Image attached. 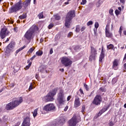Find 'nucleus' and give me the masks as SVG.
Instances as JSON below:
<instances>
[{
    "label": "nucleus",
    "mask_w": 126,
    "mask_h": 126,
    "mask_svg": "<svg viewBox=\"0 0 126 126\" xmlns=\"http://www.w3.org/2000/svg\"><path fill=\"white\" fill-rule=\"evenodd\" d=\"M85 109H86L85 105H83L82 107V110H81L82 113H84V112H85Z\"/></svg>",
    "instance_id": "37998d69"
},
{
    "label": "nucleus",
    "mask_w": 126,
    "mask_h": 126,
    "mask_svg": "<svg viewBox=\"0 0 126 126\" xmlns=\"http://www.w3.org/2000/svg\"><path fill=\"white\" fill-rule=\"evenodd\" d=\"M99 90L101 92H106V88L103 87L100 88Z\"/></svg>",
    "instance_id": "ea45409f"
},
{
    "label": "nucleus",
    "mask_w": 126,
    "mask_h": 126,
    "mask_svg": "<svg viewBox=\"0 0 126 126\" xmlns=\"http://www.w3.org/2000/svg\"><path fill=\"white\" fill-rule=\"evenodd\" d=\"M72 34V32H70L69 33H68L67 34V37L68 38H70L71 37V34Z\"/></svg>",
    "instance_id": "5fc2aeb1"
},
{
    "label": "nucleus",
    "mask_w": 126,
    "mask_h": 126,
    "mask_svg": "<svg viewBox=\"0 0 126 126\" xmlns=\"http://www.w3.org/2000/svg\"><path fill=\"white\" fill-rule=\"evenodd\" d=\"M111 24V21H109L107 22L106 28H105V31H110V24Z\"/></svg>",
    "instance_id": "aec40b11"
},
{
    "label": "nucleus",
    "mask_w": 126,
    "mask_h": 126,
    "mask_svg": "<svg viewBox=\"0 0 126 126\" xmlns=\"http://www.w3.org/2000/svg\"><path fill=\"white\" fill-rule=\"evenodd\" d=\"M68 109V106H66V107H65V108L64 109V112H66L67 111Z\"/></svg>",
    "instance_id": "052dcab7"
},
{
    "label": "nucleus",
    "mask_w": 126,
    "mask_h": 126,
    "mask_svg": "<svg viewBox=\"0 0 126 126\" xmlns=\"http://www.w3.org/2000/svg\"><path fill=\"white\" fill-rule=\"evenodd\" d=\"M122 31H123V26H121L119 31L120 35H122Z\"/></svg>",
    "instance_id": "49530a36"
},
{
    "label": "nucleus",
    "mask_w": 126,
    "mask_h": 126,
    "mask_svg": "<svg viewBox=\"0 0 126 126\" xmlns=\"http://www.w3.org/2000/svg\"><path fill=\"white\" fill-rule=\"evenodd\" d=\"M75 17V11L74 10H70L66 14L64 25L66 28H69L71 21Z\"/></svg>",
    "instance_id": "7ed1b4c3"
},
{
    "label": "nucleus",
    "mask_w": 126,
    "mask_h": 126,
    "mask_svg": "<svg viewBox=\"0 0 126 126\" xmlns=\"http://www.w3.org/2000/svg\"><path fill=\"white\" fill-rule=\"evenodd\" d=\"M32 89H33V85L32 84V83H31L30 87L29 88V90H32Z\"/></svg>",
    "instance_id": "de8ad7c7"
},
{
    "label": "nucleus",
    "mask_w": 126,
    "mask_h": 126,
    "mask_svg": "<svg viewBox=\"0 0 126 126\" xmlns=\"http://www.w3.org/2000/svg\"><path fill=\"white\" fill-rule=\"evenodd\" d=\"M97 49L93 46H91V55L89 58V61H95L97 58Z\"/></svg>",
    "instance_id": "423d86ee"
},
{
    "label": "nucleus",
    "mask_w": 126,
    "mask_h": 126,
    "mask_svg": "<svg viewBox=\"0 0 126 126\" xmlns=\"http://www.w3.org/2000/svg\"><path fill=\"white\" fill-rule=\"evenodd\" d=\"M27 17V14L24 13L22 15H21L19 17V19H25Z\"/></svg>",
    "instance_id": "412c9836"
},
{
    "label": "nucleus",
    "mask_w": 126,
    "mask_h": 126,
    "mask_svg": "<svg viewBox=\"0 0 126 126\" xmlns=\"http://www.w3.org/2000/svg\"><path fill=\"white\" fill-rule=\"evenodd\" d=\"M87 2L86 0H82V2H81V4L82 5H84Z\"/></svg>",
    "instance_id": "09e8293b"
},
{
    "label": "nucleus",
    "mask_w": 126,
    "mask_h": 126,
    "mask_svg": "<svg viewBox=\"0 0 126 126\" xmlns=\"http://www.w3.org/2000/svg\"><path fill=\"white\" fill-rule=\"evenodd\" d=\"M113 12H114V10H113V9H110L109 10V13L111 15H113Z\"/></svg>",
    "instance_id": "603ef678"
},
{
    "label": "nucleus",
    "mask_w": 126,
    "mask_h": 126,
    "mask_svg": "<svg viewBox=\"0 0 126 126\" xmlns=\"http://www.w3.org/2000/svg\"><path fill=\"white\" fill-rule=\"evenodd\" d=\"M43 111H45V112H48V104L45 105L43 108Z\"/></svg>",
    "instance_id": "4c0bfd02"
},
{
    "label": "nucleus",
    "mask_w": 126,
    "mask_h": 126,
    "mask_svg": "<svg viewBox=\"0 0 126 126\" xmlns=\"http://www.w3.org/2000/svg\"><path fill=\"white\" fill-rule=\"evenodd\" d=\"M86 29V28L85 27H82L81 29V32H83V31L85 30Z\"/></svg>",
    "instance_id": "13d9d810"
},
{
    "label": "nucleus",
    "mask_w": 126,
    "mask_h": 126,
    "mask_svg": "<svg viewBox=\"0 0 126 126\" xmlns=\"http://www.w3.org/2000/svg\"><path fill=\"white\" fill-rule=\"evenodd\" d=\"M54 18L55 20H60L61 19V16L58 14H56L54 15Z\"/></svg>",
    "instance_id": "bb28decb"
},
{
    "label": "nucleus",
    "mask_w": 126,
    "mask_h": 126,
    "mask_svg": "<svg viewBox=\"0 0 126 126\" xmlns=\"http://www.w3.org/2000/svg\"><path fill=\"white\" fill-rule=\"evenodd\" d=\"M94 36H97V29H94Z\"/></svg>",
    "instance_id": "3c124183"
},
{
    "label": "nucleus",
    "mask_w": 126,
    "mask_h": 126,
    "mask_svg": "<svg viewBox=\"0 0 126 126\" xmlns=\"http://www.w3.org/2000/svg\"><path fill=\"white\" fill-rule=\"evenodd\" d=\"M68 124L69 126H75L77 124V118L75 116H73L70 120L68 121Z\"/></svg>",
    "instance_id": "f8f14e48"
},
{
    "label": "nucleus",
    "mask_w": 126,
    "mask_h": 126,
    "mask_svg": "<svg viewBox=\"0 0 126 126\" xmlns=\"http://www.w3.org/2000/svg\"><path fill=\"white\" fill-rule=\"evenodd\" d=\"M79 91H80L81 94H82L83 95H84V93L83 92V89H80L79 90Z\"/></svg>",
    "instance_id": "864d4df0"
},
{
    "label": "nucleus",
    "mask_w": 126,
    "mask_h": 126,
    "mask_svg": "<svg viewBox=\"0 0 126 126\" xmlns=\"http://www.w3.org/2000/svg\"><path fill=\"white\" fill-rule=\"evenodd\" d=\"M9 34V31L7 30V28L4 27L0 31V37L1 39H4L6 36H8Z\"/></svg>",
    "instance_id": "9d476101"
},
{
    "label": "nucleus",
    "mask_w": 126,
    "mask_h": 126,
    "mask_svg": "<svg viewBox=\"0 0 126 126\" xmlns=\"http://www.w3.org/2000/svg\"><path fill=\"white\" fill-rule=\"evenodd\" d=\"M105 36L107 38H113V33L110 31H105Z\"/></svg>",
    "instance_id": "f3484780"
},
{
    "label": "nucleus",
    "mask_w": 126,
    "mask_h": 126,
    "mask_svg": "<svg viewBox=\"0 0 126 126\" xmlns=\"http://www.w3.org/2000/svg\"><path fill=\"white\" fill-rule=\"evenodd\" d=\"M42 100L43 102H48V95H46V96H43L42 98Z\"/></svg>",
    "instance_id": "c85d7f7f"
},
{
    "label": "nucleus",
    "mask_w": 126,
    "mask_h": 126,
    "mask_svg": "<svg viewBox=\"0 0 126 126\" xmlns=\"http://www.w3.org/2000/svg\"><path fill=\"white\" fill-rule=\"evenodd\" d=\"M123 72H126V63L123 65Z\"/></svg>",
    "instance_id": "79ce46f5"
},
{
    "label": "nucleus",
    "mask_w": 126,
    "mask_h": 126,
    "mask_svg": "<svg viewBox=\"0 0 126 126\" xmlns=\"http://www.w3.org/2000/svg\"><path fill=\"white\" fill-rule=\"evenodd\" d=\"M56 109L55 105L53 103H49L48 104V111L50 112V111H54Z\"/></svg>",
    "instance_id": "dca6fc26"
},
{
    "label": "nucleus",
    "mask_w": 126,
    "mask_h": 126,
    "mask_svg": "<svg viewBox=\"0 0 126 126\" xmlns=\"http://www.w3.org/2000/svg\"><path fill=\"white\" fill-rule=\"evenodd\" d=\"M115 13L116 15H117V16H118V15H120V14H121V11H120L118 9H116L115 11Z\"/></svg>",
    "instance_id": "c9c22d12"
},
{
    "label": "nucleus",
    "mask_w": 126,
    "mask_h": 126,
    "mask_svg": "<svg viewBox=\"0 0 126 126\" xmlns=\"http://www.w3.org/2000/svg\"><path fill=\"white\" fill-rule=\"evenodd\" d=\"M57 102L59 105H63L65 102L64 98V93L63 90H61L57 95Z\"/></svg>",
    "instance_id": "20e7f679"
},
{
    "label": "nucleus",
    "mask_w": 126,
    "mask_h": 126,
    "mask_svg": "<svg viewBox=\"0 0 126 126\" xmlns=\"http://www.w3.org/2000/svg\"><path fill=\"white\" fill-rule=\"evenodd\" d=\"M40 71H41V72H43L45 73L46 72V73H48V72L47 71V70H40Z\"/></svg>",
    "instance_id": "69168bd1"
},
{
    "label": "nucleus",
    "mask_w": 126,
    "mask_h": 126,
    "mask_svg": "<svg viewBox=\"0 0 126 126\" xmlns=\"http://www.w3.org/2000/svg\"><path fill=\"white\" fill-rule=\"evenodd\" d=\"M53 53H54V52L53 51V48H51V49L50 50V54L52 55V54H53Z\"/></svg>",
    "instance_id": "e2e57ef3"
},
{
    "label": "nucleus",
    "mask_w": 126,
    "mask_h": 126,
    "mask_svg": "<svg viewBox=\"0 0 126 126\" xmlns=\"http://www.w3.org/2000/svg\"><path fill=\"white\" fill-rule=\"evenodd\" d=\"M2 122H3V124H6L5 122H7L8 120V116L6 115H4L2 118Z\"/></svg>",
    "instance_id": "6ab92c4d"
},
{
    "label": "nucleus",
    "mask_w": 126,
    "mask_h": 126,
    "mask_svg": "<svg viewBox=\"0 0 126 126\" xmlns=\"http://www.w3.org/2000/svg\"><path fill=\"white\" fill-rule=\"evenodd\" d=\"M115 124H116V122H114L110 120L109 123L108 124L109 126H115Z\"/></svg>",
    "instance_id": "cd10ccee"
},
{
    "label": "nucleus",
    "mask_w": 126,
    "mask_h": 126,
    "mask_svg": "<svg viewBox=\"0 0 126 126\" xmlns=\"http://www.w3.org/2000/svg\"><path fill=\"white\" fill-rule=\"evenodd\" d=\"M35 58H36V55H33L31 59V61H33V59H35Z\"/></svg>",
    "instance_id": "bf43d9fd"
},
{
    "label": "nucleus",
    "mask_w": 126,
    "mask_h": 126,
    "mask_svg": "<svg viewBox=\"0 0 126 126\" xmlns=\"http://www.w3.org/2000/svg\"><path fill=\"white\" fill-rule=\"evenodd\" d=\"M22 102H23V98H22V97H20L17 100L8 103L5 106V109L6 110L9 111H10V110H13V109L16 108V107L19 106V105H20Z\"/></svg>",
    "instance_id": "f03ea898"
},
{
    "label": "nucleus",
    "mask_w": 126,
    "mask_h": 126,
    "mask_svg": "<svg viewBox=\"0 0 126 126\" xmlns=\"http://www.w3.org/2000/svg\"><path fill=\"white\" fill-rule=\"evenodd\" d=\"M15 46V43L14 42H11L7 46L6 52L7 53H10L11 51H12V49Z\"/></svg>",
    "instance_id": "4468645a"
},
{
    "label": "nucleus",
    "mask_w": 126,
    "mask_h": 126,
    "mask_svg": "<svg viewBox=\"0 0 126 126\" xmlns=\"http://www.w3.org/2000/svg\"><path fill=\"white\" fill-rule=\"evenodd\" d=\"M103 113H104V111L103 110V109H102L101 110H100L99 111V112L98 113V116L100 117V116H101L102 114H103Z\"/></svg>",
    "instance_id": "e433bc0d"
},
{
    "label": "nucleus",
    "mask_w": 126,
    "mask_h": 126,
    "mask_svg": "<svg viewBox=\"0 0 126 126\" xmlns=\"http://www.w3.org/2000/svg\"><path fill=\"white\" fill-rule=\"evenodd\" d=\"M101 102H102V96L100 95H96L94 97L92 103L95 106H100Z\"/></svg>",
    "instance_id": "1a4fd4ad"
},
{
    "label": "nucleus",
    "mask_w": 126,
    "mask_h": 126,
    "mask_svg": "<svg viewBox=\"0 0 126 126\" xmlns=\"http://www.w3.org/2000/svg\"><path fill=\"white\" fill-rule=\"evenodd\" d=\"M33 51H34V49H33V47L31 48L29 51L28 53H30V54L33 53Z\"/></svg>",
    "instance_id": "a18cd8bd"
},
{
    "label": "nucleus",
    "mask_w": 126,
    "mask_h": 126,
    "mask_svg": "<svg viewBox=\"0 0 126 126\" xmlns=\"http://www.w3.org/2000/svg\"><path fill=\"white\" fill-rule=\"evenodd\" d=\"M38 17L39 18V19H41L44 17V15H43V12H40L38 15Z\"/></svg>",
    "instance_id": "473e14b6"
},
{
    "label": "nucleus",
    "mask_w": 126,
    "mask_h": 126,
    "mask_svg": "<svg viewBox=\"0 0 126 126\" xmlns=\"http://www.w3.org/2000/svg\"><path fill=\"white\" fill-rule=\"evenodd\" d=\"M2 125H3L2 120L0 118V126H2Z\"/></svg>",
    "instance_id": "680f3d73"
},
{
    "label": "nucleus",
    "mask_w": 126,
    "mask_h": 126,
    "mask_svg": "<svg viewBox=\"0 0 126 126\" xmlns=\"http://www.w3.org/2000/svg\"><path fill=\"white\" fill-rule=\"evenodd\" d=\"M26 47V45H24L23 47H22L20 48L19 49L17 50L16 51V54H18L19 52H21V51H22V50H24V49H25Z\"/></svg>",
    "instance_id": "5701e85b"
},
{
    "label": "nucleus",
    "mask_w": 126,
    "mask_h": 126,
    "mask_svg": "<svg viewBox=\"0 0 126 126\" xmlns=\"http://www.w3.org/2000/svg\"><path fill=\"white\" fill-rule=\"evenodd\" d=\"M110 107L109 105H108V106H104L102 108V111H103V112H106V111H107L108 110V109H109V107Z\"/></svg>",
    "instance_id": "2f4dec72"
},
{
    "label": "nucleus",
    "mask_w": 126,
    "mask_h": 126,
    "mask_svg": "<svg viewBox=\"0 0 126 126\" xmlns=\"http://www.w3.org/2000/svg\"><path fill=\"white\" fill-rule=\"evenodd\" d=\"M93 24V22L92 21H90L87 23V26H90V25H92Z\"/></svg>",
    "instance_id": "a19ab883"
},
{
    "label": "nucleus",
    "mask_w": 126,
    "mask_h": 126,
    "mask_svg": "<svg viewBox=\"0 0 126 126\" xmlns=\"http://www.w3.org/2000/svg\"><path fill=\"white\" fill-rule=\"evenodd\" d=\"M119 11L122 12V7H118Z\"/></svg>",
    "instance_id": "774afa93"
},
{
    "label": "nucleus",
    "mask_w": 126,
    "mask_h": 126,
    "mask_svg": "<svg viewBox=\"0 0 126 126\" xmlns=\"http://www.w3.org/2000/svg\"><path fill=\"white\" fill-rule=\"evenodd\" d=\"M107 48L108 49V50H112L114 49V45L110 44L107 46Z\"/></svg>",
    "instance_id": "a878e982"
},
{
    "label": "nucleus",
    "mask_w": 126,
    "mask_h": 126,
    "mask_svg": "<svg viewBox=\"0 0 126 126\" xmlns=\"http://www.w3.org/2000/svg\"><path fill=\"white\" fill-rule=\"evenodd\" d=\"M71 98V96H68L67 98V101H69V100H70Z\"/></svg>",
    "instance_id": "338daca9"
},
{
    "label": "nucleus",
    "mask_w": 126,
    "mask_h": 126,
    "mask_svg": "<svg viewBox=\"0 0 126 126\" xmlns=\"http://www.w3.org/2000/svg\"><path fill=\"white\" fill-rule=\"evenodd\" d=\"M31 64H32V63L30 62L28 65L25 67V69L26 70H27V69H28L30 67V66H31Z\"/></svg>",
    "instance_id": "72a5a7b5"
},
{
    "label": "nucleus",
    "mask_w": 126,
    "mask_h": 126,
    "mask_svg": "<svg viewBox=\"0 0 126 126\" xmlns=\"http://www.w3.org/2000/svg\"><path fill=\"white\" fill-rule=\"evenodd\" d=\"M37 112H38V108H36L32 112L33 118H36Z\"/></svg>",
    "instance_id": "b1692460"
},
{
    "label": "nucleus",
    "mask_w": 126,
    "mask_h": 126,
    "mask_svg": "<svg viewBox=\"0 0 126 126\" xmlns=\"http://www.w3.org/2000/svg\"><path fill=\"white\" fill-rule=\"evenodd\" d=\"M38 31V27L36 25H33L31 28L26 32L24 35V37L26 40L31 41V39L33 38V34L34 32Z\"/></svg>",
    "instance_id": "f257e3e1"
},
{
    "label": "nucleus",
    "mask_w": 126,
    "mask_h": 126,
    "mask_svg": "<svg viewBox=\"0 0 126 126\" xmlns=\"http://www.w3.org/2000/svg\"><path fill=\"white\" fill-rule=\"evenodd\" d=\"M52 27H54V24H50L48 26V29H52Z\"/></svg>",
    "instance_id": "8fccbe9b"
},
{
    "label": "nucleus",
    "mask_w": 126,
    "mask_h": 126,
    "mask_svg": "<svg viewBox=\"0 0 126 126\" xmlns=\"http://www.w3.org/2000/svg\"><path fill=\"white\" fill-rule=\"evenodd\" d=\"M117 81H118V78H114L112 79V84H115V83H117Z\"/></svg>",
    "instance_id": "c756f323"
},
{
    "label": "nucleus",
    "mask_w": 126,
    "mask_h": 126,
    "mask_svg": "<svg viewBox=\"0 0 126 126\" xmlns=\"http://www.w3.org/2000/svg\"><path fill=\"white\" fill-rule=\"evenodd\" d=\"M23 6V3H22V1L20 0L17 3H16L13 6L11 7L10 8L11 12H16V11H18V10H20L22 7Z\"/></svg>",
    "instance_id": "39448f33"
},
{
    "label": "nucleus",
    "mask_w": 126,
    "mask_h": 126,
    "mask_svg": "<svg viewBox=\"0 0 126 126\" xmlns=\"http://www.w3.org/2000/svg\"><path fill=\"white\" fill-rule=\"evenodd\" d=\"M104 58H105V55L104 54H100L99 56V61L100 63H102L103 62V60L104 59Z\"/></svg>",
    "instance_id": "4be33fe9"
},
{
    "label": "nucleus",
    "mask_w": 126,
    "mask_h": 126,
    "mask_svg": "<svg viewBox=\"0 0 126 126\" xmlns=\"http://www.w3.org/2000/svg\"><path fill=\"white\" fill-rule=\"evenodd\" d=\"M110 107L109 105H108V106H104L102 108V111H103V112H106V111H107L108 110V109H109V107Z\"/></svg>",
    "instance_id": "7c9ffc66"
},
{
    "label": "nucleus",
    "mask_w": 126,
    "mask_h": 126,
    "mask_svg": "<svg viewBox=\"0 0 126 126\" xmlns=\"http://www.w3.org/2000/svg\"><path fill=\"white\" fill-rule=\"evenodd\" d=\"M94 27H95L94 29H98V28H99V23H98V22H96L95 23Z\"/></svg>",
    "instance_id": "58836bf2"
},
{
    "label": "nucleus",
    "mask_w": 126,
    "mask_h": 126,
    "mask_svg": "<svg viewBox=\"0 0 126 126\" xmlns=\"http://www.w3.org/2000/svg\"><path fill=\"white\" fill-rule=\"evenodd\" d=\"M112 68L114 70H118L119 69V64L120 63V61L118 59H115L112 62Z\"/></svg>",
    "instance_id": "9b49d317"
},
{
    "label": "nucleus",
    "mask_w": 126,
    "mask_h": 126,
    "mask_svg": "<svg viewBox=\"0 0 126 126\" xmlns=\"http://www.w3.org/2000/svg\"><path fill=\"white\" fill-rule=\"evenodd\" d=\"M120 2L121 3H123V4H125L126 3V0H120Z\"/></svg>",
    "instance_id": "4d7b16f0"
},
{
    "label": "nucleus",
    "mask_w": 126,
    "mask_h": 126,
    "mask_svg": "<svg viewBox=\"0 0 126 126\" xmlns=\"http://www.w3.org/2000/svg\"><path fill=\"white\" fill-rule=\"evenodd\" d=\"M36 56H38V57H40V56H42V55H43V51H41V50L37 51L36 52Z\"/></svg>",
    "instance_id": "393cba45"
},
{
    "label": "nucleus",
    "mask_w": 126,
    "mask_h": 126,
    "mask_svg": "<svg viewBox=\"0 0 126 126\" xmlns=\"http://www.w3.org/2000/svg\"><path fill=\"white\" fill-rule=\"evenodd\" d=\"M75 31L77 32V33H79V32H80V28L79 27V25L76 26Z\"/></svg>",
    "instance_id": "f704fd0d"
},
{
    "label": "nucleus",
    "mask_w": 126,
    "mask_h": 126,
    "mask_svg": "<svg viewBox=\"0 0 126 126\" xmlns=\"http://www.w3.org/2000/svg\"><path fill=\"white\" fill-rule=\"evenodd\" d=\"M30 118L29 117H26L24 118L21 126H30Z\"/></svg>",
    "instance_id": "ddd939ff"
},
{
    "label": "nucleus",
    "mask_w": 126,
    "mask_h": 126,
    "mask_svg": "<svg viewBox=\"0 0 126 126\" xmlns=\"http://www.w3.org/2000/svg\"><path fill=\"white\" fill-rule=\"evenodd\" d=\"M84 86L87 91H88L89 90V88H88V86L86 84H84Z\"/></svg>",
    "instance_id": "c03bdc74"
},
{
    "label": "nucleus",
    "mask_w": 126,
    "mask_h": 126,
    "mask_svg": "<svg viewBox=\"0 0 126 126\" xmlns=\"http://www.w3.org/2000/svg\"><path fill=\"white\" fill-rule=\"evenodd\" d=\"M100 55H105V52L104 51V49H103V47H102L101 52L100 53Z\"/></svg>",
    "instance_id": "6e6d98bb"
},
{
    "label": "nucleus",
    "mask_w": 126,
    "mask_h": 126,
    "mask_svg": "<svg viewBox=\"0 0 126 126\" xmlns=\"http://www.w3.org/2000/svg\"><path fill=\"white\" fill-rule=\"evenodd\" d=\"M31 3V0H26L24 2V7L26 8L28 5H30Z\"/></svg>",
    "instance_id": "a211bd4d"
},
{
    "label": "nucleus",
    "mask_w": 126,
    "mask_h": 126,
    "mask_svg": "<svg viewBox=\"0 0 126 126\" xmlns=\"http://www.w3.org/2000/svg\"><path fill=\"white\" fill-rule=\"evenodd\" d=\"M61 63L66 67V66L70 67L71 64H72V61L67 57H63L61 59Z\"/></svg>",
    "instance_id": "0eeeda50"
},
{
    "label": "nucleus",
    "mask_w": 126,
    "mask_h": 126,
    "mask_svg": "<svg viewBox=\"0 0 126 126\" xmlns=\"http://www.w3.org/2000/svg\"><path fill=\"white\" fill-rule=\"evenodd\" d=\"M57 92H58V88L54 89L52 91L49 93L48 95V102H52L55 100L54 98V96L57 94Z\"/></svg>",
    "instance_id": "6e6552de"
},
{
    "label": "nucleus",
    "mask_w": 126,
    "mask_h": 126,
    "mask_svg": "<svg viewBox=\"0 0 126 126\" xmlns=\"http://www.w3.org/2000/svg\"><path fill=\"white\" fill-rule=\"evenodd\" d=\"M81 105V103L80 102V99L79 97L75 96L74 104L75 108H78V107H79Z\"/></svg>",
    "instance_id": "2eb2a0df"
},
{
    "label": "nucleus",
    "mask_w": 126,
    "mask_h": 126,
    "mask_svg": "<svg viewBox=\"0 0 126 126\" xmlns=\"http://www.w3.org/2000/svg\"><path fill=\"white\" fill-rule=\"evenodd\" d=\"M35 78L36 79H39V74H35Z\"/></svg>",
    "instance_id": "0e129e2a"
}]
</instances>
